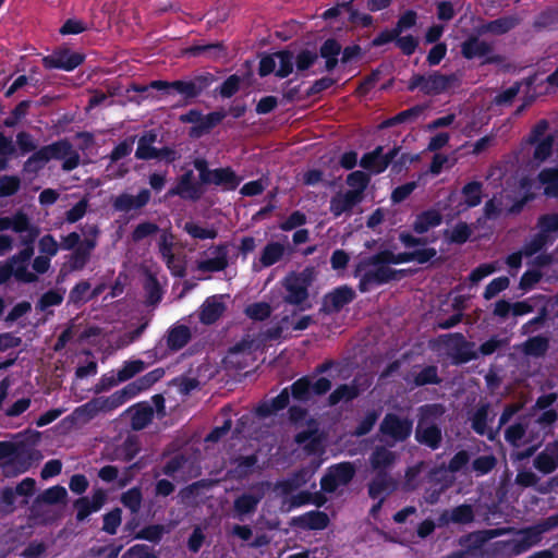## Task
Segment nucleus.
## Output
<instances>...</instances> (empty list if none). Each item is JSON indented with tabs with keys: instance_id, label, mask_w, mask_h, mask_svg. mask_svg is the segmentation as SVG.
<instances>
[{
	"instance_id": "obj_37",
	"label": "nucleus",
	"mask_w": 558,
	"mask_h": 558,
	"mask_svg": "<svg viewBox=\"0 0 558 558\" xmlns=\"http://www.w3.org/2000/svg\"><path fill=\"white\" fill-rule=\"evenodd\" d=\"M307 424V430L299 432L295 440L299 444H306V447L310 450L316 449V442L319 440V437L316 435L317 432V424L314 420H308L306 422Z\"/></svg>"
},
{
	"instance_id": "obj_60",
	"label": "nucleus",
	"mask_w": 558,
	"mask_h": 558,
	"mask_svg": "<svg viewBox=\"0 0 558 558\" xmlns=\"http://www.w3.org/2000/svg\"><path fill=\"white\" fill-rule=\"evenodd\" d=\"M245 312L253 319H264L270 314V307L266 303H256L247 306Z\"/></svg>"
},
{
	"instance_id": "obj_40",
	"label": "nucleus",
	"mask_w": 558,
	"mask_h": 558,
	"mask_svg": "<svg viewBox=\"0 0 558 558\" xmlns=\"http://www.w3.org/2000/svg\"><path fill=\"white\" fill-rule=\"evenodd\" d=\"M184 230L194 239L207 240L214 239L217 232L214 228L202 226L197 222H186Z\"/></svg>"
},
{
	"instance_id": "obj_32",
	"label": "nucleus",
	"mask_w": 558,
	"mask_h": 558,
	"mask_svg": "<svg viewBox=\"0 0 558 558\" xmlns=\"http://www.w3.org/2000/svg\"><path fill=\"white\" fill-rule=\"evenodd\" d=\"M463 204L459 205L457 213H460L469 207H474L481 203L482 189L477 182L468 183L462 190Z\"/></svg>"
},
{
	"instance_id": "obj_31",
	"label": "nucleus",
	"mask_w": 558,
	"mask_h": 558,
	"mask_svg": "<svg viewBox=\"0 0 558 558\" xmlns=\"http://www.w3.org/2000/svg\"><path fill=\"white\" fill-rule=\"evenodd\" d=\"M144 368L145 364L141 360L125 362L123 366L117 372L116 377L112 376L110 378L109 386H114L119 383L125 381L144 371Z\"/></svg>"
},
{
	"instance_id": "obj_17",
	"label": "nucleus",
	"mask_w": 558,
	"mask_h": 558,
	"mask_svg": "<svg viewBox=\"0 0 558 558\" xmlns=\"http://www.w3.org/2000/svg\"><path fill=\"white\" fill-rule=\"evenodd\" d=\"M12 385L13 380L10 377H5L0 381V411L7 416L15 417L24 413L31 407L32 400L29 398H21L7 407L5 399L9 396Z\"/></svg>"
},
{
	"instance_id": "obj_2",
	"label": "nucleus",
	"mask_w": 558,
	"mask_h": 558,
	"mask_svg": "<svg viewBox=\"0 0 558 558\" xmlns=\"http://www.w3.org/2000/svg\"><path fill=\"white\" fill-rule=\"evenodd\" d=\"M160 371H154L135 383L124 387L122 390L114 392L107 399H94L74 411V415L78 420H89L98 412L120 407L129 399L135 397L141 390L148 388L154 381L161 376Z\"/></svg>"
},
{
	"instance_id": "obj_51",
	"label": "nucleus",
	"mask_w": 558,
	"mask_h": 558,
	"mask_svg": "<svg viewBox=\"0 0 558 558\" xmlns=\"http://www.w3.org/2000/svg\"><path fill=\"white\" fill-rule=\"evenodd\" d=\"M68 493L62 486H53L45 490L41 495V499L47 504H57L65 499Z\"/></svg>"
},
{
	"instance_id": "obj_61",
	"label": "nucleus",
	"mask_w": 558,
	"mask_h": 558,
	"mask_svg": "<svg viewBox=\"0 0 558 558\" xmlns=\"http://www.w3.org/2000/svg\"><path fill=\"white\" fill-rule=\"evenodd\" d=\"M416 187L415 182H409L403 185L396 187L391 194L393 203H400L404 201Z\"/></svg>"
},
{
	"instance_id": "obj_22",
	"label": "nucleus",
	"mask_w": 558,
	"mask_h": 558,
	"mask_svg": "<svg viewBox=\"0 0 558 558\" xmlns=\"http://www.w3.org/2000/svg\"><path fill=\"white\" fill-rule=\"evenodd\" d=\"M174 238L171 233L163 231L159 240V251L162 258L167 263L168 268L174 276H183L184 268L179 258L172 254V245Z\"/></svg>"
},
{
	"instance_id": "obj_7",
	"label": "nucleus",
	"mask_w": 558,
	"mask_h": 558,
	"mask_svg": "<svg viewBox=\"0 0 558 558\" xmlns=\"http://www.w3.org/2000/svg\"><path fill=\"white\" fill-rule=\"evenodd\" d=\"M194 167L198 171V177L204 185L215 184L223 187L225 190H233L240 183V179L230 168L209 170L207 168V162L203 159H196Z\"/></svg>"
},
{
	"instance_id": "obj_12",
	"label": "nucleus",
	"mask_w": 558,
	"mask_h": 558,
	"mask_svg": "<svg viewBox=\"0 0 558 558\" xmlns=\"http://www.w3.org/2000/svg\"><path fill=\"white\" fill-rule=\"evenodd\" d=\"M412 432V422L395 414H388L380 425V434L385 440L393 442L407 439Z\"/></svg>"
},
{
	"instance_id": "obj_59",
	"label": "nucleus",
	"mask_w": 558,
	"mask_h": 558,
	"mask_svg": "<svg viewBox=\"0 0 558 558\" xmlns=\"http://www.w3.org/2000/svg\"><path fill=\"white\" fill-rule=\"evenodd\" d=\"M525 427L519 423L510 426L506 430V439L513 446H519L524 436Z\"/></svg>"
},
{
	"instance_id": "obj_57",
	"label": "nucleus",
	"mask_w": 558,
	"mask_h": 558,
	"mask_svg": "<svg viewBox=\"0 0 558 558\" xmlns=\"http://www.w3.org/2000/svg\"><path fill=\"white\" fill-rule=\"evenodd\" d=\"M15 493L11 488L0 490V512L10 513L14 509Z\"/></svg>"
},
{
	"instance_id": "obj_13",
	"label": "nucleus",
	"mask_w": 558,
	"mask_h": 558,
	"mask_svg": "<svg viewBox=\"0 0 558 558\" xmlns=\"http://www.w3.org/2000/svg\"><path fill=\"white\" fill-rule=\"evenodd\" d=\"M330 387V380L325 377H319L315 381H311L308 378H301L291 386V390L295 400L306 401L313 395L325 393Z\"/></svg>"
},
{
	"instance_id": "obj_21",
	"label": "nucleus",
	"mask_w": 558,
	"mask_h": 558,
	"mask_svg": "<svg viewBox=\"0 0 558 558\" xmlns=\"http://www.w3.org/2000/svg\"><path fill=\"white\" fill-rule=\"evenodd\" d=\"M106 501V494L98 489L93 493L90 497H83L74 502L76 509V519L78 521L85 520L89 514L97 512L101 509Z\"/></svg>"
},
{
	"instance_id": "obj_6",
	"label": "nucleus",
	"mask_w": 558,
	"mask_h": 558,
	"mask_svg": "<svg viewBox=\"0 0 558 558\" xmlns=\"http://www.w3.org/2000/svg\"><path fill=\"white\" fill-rule=\"evenodd\" d=\"M548 123L539 121L532 130L526 140V144L534 145L533 162L539 166L551 154L554 142L557 137L556 133H547Z\"/></svg>"
},
{
	"instance_id": "obj_46",
	"label": "nucleus",
	"mask_w": 558,
	"mask_h": 558,
	"mask_svg": "<svg viewBox=\"0 0 558 558\" xmlns=\"http://www.w3.org/2000/svg\"><path fill=\"white\" fill-rule=\"evenodd\" d=\"M357 393H359V390L355 388V386H348V385L341 386L330 395V398H329L330 403L337 404L341 401H349V400L353 399L354 397H356Z\"/></svg>"
},
{
	"instance_id": "obj_11",
	"label": "nucleus",
	"mask_w": 558,
	"mask_h": 558,
	"mask_svg": "<svg viewBox=\"0 0 558 558\" xmlns=\"http://www.w3.org/2000/svg\"><path fill=\"white\" fill-rule=\"evenodd\" d=\"M441 413L438 405H428L422 409V418L418 422L416 429V439L420 442L426 444L430 448H436L440 440V430L427 423L429 416H436Z\"/></svg>"
},
{
	"instance_id": "obj_18",
	"label": "nucleus",
	"mask_w": 558,
	"mask_h": 558,
	"mask_svg": "<svg viewBox=\"0 0 558 558\" xmlns=\"http://www.w3.org/2000/svg\"><path fill=\"white\" fill-rule=\"evenodd\" d=\"M204 183L196 181L192 171L183 174L174 189L169 191V195H179L185 199H197L204 194Z\"/></svg>"
},
{
	"instance_id": "obj_5",
	"label": "nucleus",
	"mask_w": 558,
	"mask_h": 558,
	"mask_svg": "<svg viewBox=\"0 0 558 558\" xmlns=\"http://www.w3.org/2000/svg\"><path fill=\"white\" fill-rule=\"evenodd\" d=\"M558 525V520L551 518L538 525L519 531L506 543V551L510 555H519L535 546L542 539V534Z\"/></svg>"
},
{
	"instance_id": "obj_45",
	"label": "nucleus",
	"mask_w": 558,
	"mask_h": 558,
	"mask_svg": "<svg viewBox=\"0 0 558 558\" xmlns=\"http://www.w3.org/2000/svg\"><path fill=\"white\" fill-rule=\"evenodd\" d=\"M395 461L392 452L385 448H378L372 456V465L375 470H380L389 466Z\"/></svg>"
},
{
	"instance_id": "obj_9",
	"label": "nucleus",
	"mask_w": 558,
	"mask_h": 558,
	"mask_svg": "<svg viewBox=\"0 0 558 558\" xmlns=\"http://www.w3.org/2000/svg\"><path fill=\"white\" fill-rule=\"evenodd\" d=\"M294 59L290 52L280 51L265 56L259 62V74L266 76L275 73L279 77H286L293 71Z\"/></svg>"
},
{
	"instance_id": "obj_16",
	"label": "nucleus",
	"mask_w": 558,
	"mask_h": 558,
	"mask_svg": "<svg viewBox=\"0 0 558 558\" xmlns=\"http://www.w3.org/2000/svg\"><path fill=\"white\" fill-rule=\"evenodd\" d=\"M46 68L72 71L83 62V56L69 49H62L43 59Z\"/></svg>"
},
{
	"instance_id": "obj_52",
	"label": "nucleus",
	"mask_w": 558,
	"mask_h": 558,
	"mask_svg": "<svg viewBox=\"0 0 558 558\" xmlns=\"http://www.w3.org/2000/svg\"><path fill=\"white\" fill-rule=\"evenodd\" d=\"M472 508L470 506H460L451 511L450 518L446 519V521H452L456 523H466L472 521Z\"/></svg>"
},
{
	"instance_id": "obj_47",
	"label": "nucleus",
	"mask_w": 558,
	"mask_h": 558,
	"mask_svg": "<svg viewBox=\"0 0 558 558\" xmlns=\"http://www.w3.org/2000/svg\"><path fill=\"white\" fill-rule=\"evenodd\" d=\"M509 287V279L507 277H498L489 282L484 291V298L490 300L495 298L499 292L506 290Z\"/></svg>"
},
{
	"instance_id": "obj_39",
	"label": "nucleus",
	"mask_w": 558,
	"mask_h": 558,
	"mask_svg": "<svg viewBox=\"0 0 558 558\" xmlns=\"http://www.w3.org/2000/svg\"><path fill=\"white\" fill-rule=\"evenodd\" d=\"M156 140V134L149 132L141 137L136 149V157L140 159H149L156 157V151L151 147V144Z\"/></svg>"
},
{
	"instance_id": "obj_41",
	"label": "nucleus",
	"mask_w": 558,
	"mask_h": 558,
	"mask_svg": "<svg viewBox=\"0 0 558 558\" xmlns=\"http://www.w3.org/2000/svg\"><path fill=\"white\" fill-rule=\"evenodd\" d=\"M341 50L340 45L332 39L325 41L322 46L320 53L322 57L326 59V66L328 69H332L337 63V57L339 56Z\"/></svg>"
},
{
	"instance_id": "obj_43",
	"label": "nucleus",
	"mask_w": 558,
	"mask_h": 558,
	"mask_svg": "<svg viewBox=\"0 0 558 558\" xmlns=\"http://www.w3.org/2000/svg\"><path fill=\"white\" fill-rule=\"evenodd\" d=\"M225 118V113L222 112H211L207 116H202V123L201 125H195L192 129V133L194 135H201L203 132L208 131L209 129L217 125L221 120Z\"/></svg>"
},
{
	"instance_id": "obj_62",
	"label": "nucleus",
	"mask_w": 558,
	"mask_h": 558,
	"mask_svg": "<svg viewBox=\"0 0 558 558\" xmlns=\"http://www.w3.org/2000/svg\"><path fill=\"white\" fill-rule=\"evenodd\" d=\"M63 300V294L58 291H49L45 293L40 301H39V307L41 310H46L50 306L59 305Z\"/></svg>"
},
{
	"instance_id": "obj_19",
	"label": "nucleus",
	"mask_w": 558,
	"mask_h": 558,
	"mask_svg": "<svg viewBox=\"0 0 558 558\" xmlns=\"http://www.w3.org/2000/svg\"><path fill=\"white\" fill-rule=\"evenodd\" d=\"M13 230L16 233H27L29 244L38 235L37 227L31 226L26 215L17 213L12 217H0V232Z\"/></svg>"
},
{
	"instance_id": "obj_3",
	"label": "nucleus",
	"mask_w": 558,
	"mask_h": 558,
	"mask_svg": "<svg viewBox=\"0 0 558 558\" xmlns=\"http://www.w3.org/2000/svg\"><path fill=\"white\" fill-rule=\"evenodd\" d=\"M408 259L409 257L405 255H393L389 252H383L368 260L361 262L355 270L356 277L360 278L361 291H368L393 279L397 272L389 265L400 264Z\"/></svg>"
},
{
	"instance_id": "obj_36",
	"label": "nucleus",
	"mask_w": 558,
	"mask_h": 558,
	"mask_svg": "<svg viewBox=\"0 0 558 558\" xmlns=\"http://www.w3.org/2000/svg\"><path fill=\"white\" fill-rule=\"evenodd\" d=\"M489 50V46L477 38H470L462 45V54L466 59L483 58Z\"/></svg>"
},
{
	"instance_id": "obj_28",
	"label": "nucleus",
	"mask_w": 558,
	"mask_h": 558,
	"mask_svg": "<svg viewBox=\"0 0 558 558\" xmlns=\"http://www.w3.org/2000/svg\"><path fill=\"white\" fill-rule=\"evenodd\" d=\"M354 295L355 293L351 288L347 286L340 287L326 296L325 305L329 310L338 311L350 303L354 299Z\"/></svg>"
},
{
	"instance_id": "obj_29",
	"label": "nucleus",
	"mask_w": 558,
	"mask_h": 558,
	"mask_svg": "<svg viewBox=\"0 0 558 558\" xmlns=\"http://www.w3.org/2000/svg\"><path fill=\"white\" fill-rule=\"evenodd\" d=\"M283 253L284 246L282 244L277 242L267 244L260 254L258 264H254V268L260 269L276 264L283 256Z\"/></svg>"
},
{
	"instance_id": "obj_25",
	"label": "nucleus",
	"mask_w": 558,
	"mask_h": 558,
	"mask_svg": "<svg viewBox=\"0 0 558 558\" xmlns=\"http://www.w3.org/2000/svg\"><path fill=\"white\" fill-rule=\"evenodd\" d=\"M449 85V78L444 75L420 76L413 80L411 88L420 87L427 94H437L445 90Z\"/></svg>"
},
{
	"instance_id": "obj_63",
	"label": "nucleus",
	"mask_w": 558,
	"mask_h": 558,
	"mask_svg": "<svg viewBox=\"0 0 558 558\" xmlns=\"http://www.w3.org/2000/svg\"><path fill=\"white\" fill-rule=\"evenodd\" d=\"M378 416H379V413L376 412V411L368 412L365 415V417L363 418V421L361 422V424L359 425V427L356 428L355 434L357 436H362V435L367 434L372 429V427L374 426V424L377 421Z\"/></svg>"
},
{
	"instance_id": "obj_14",
	"label": "nucleus",
	"mask_w": 558,
	"mask_h": 558,
	"mask_svg": "<svg viewBox=\"0 0 558 558\" xmlns=\"http://www.w3.org/2000/svg\"><path fill=\"white\" fill-rule=\"evenodd\" d=\"M354 474V469L350 463H340L329 469L328 473L322 480V488L325 492H335L341 486L347 485Z\"/></svg>"
},
{
	"instance_id": "obj_15",
	"label": "nucleus",
	"mask_w": 558,
	"mask_h": 558,
	"mask_svg": "<svg viewBox=\"0 0 558 558\" xmlns=\"http://www.w3.org/2000/svg\"><path fill=\"white\" fill-rule=\"evenodd\" d=\"M33 256V248H26L12 256L8 263L12 269L13 277L22 282H34L37 277L36 274L29 270V262Z\"/></svg>"
},
{
	"instance_id": "obj_44",
	"label": "nucleus",
	"mask_w": 558,
	"mask_h": 558,
	"mask_svg": "<svg viewBox=\"0 0 558 558\" xmlns=\"http://www.w3.org/2000/svg\"><path fill=\"white\" fill-rule=\"evenodd\" d=\"M448 240L452 243H464L471 235V229L466 223H458L446 231Z\"/></svg>"
},
{
	"instance_id": "obj_24",
	"label": "nucleus",
	"mask_w": 558,
	"mask_h": 558,
	"mask_svg": "<svg viewBox=\"0 0 558 558\" xmlns=\"http://www.w3.org/2000/svg\"><path fill=\"white\" fill-rule=\"evenodd\" d=\"M442 221V216L438 208H429L416 215L413 222V230L417 234H423L438 227Z\"/></svg>"
},
{
	"instance_id": "obj_48",
	"label": "nucleus",
	"mask_w": 558,
	"mask_h": 558,
	"mask_svg": "<svg viewBox=\"0 0 558 558\" xmlns=\"http://www.w3.org/2000/svg\"><path fill=\"white\" fill-rule=\"evenodd\" d=\"M39 252L48 257H53L59 251V244L52 235H44L38 243Z\"/></svg>"
},
{
	"instance_id": "obj_33",
	"label": "nucleus",
	"mask_w": 558,
	"mask_h": 558,
	"mask_svg": "<svg viewBox=\"0 0 558 558\" xmlns=\"http://www.w3.org/2000/svg\"><path fill=\"white\" fill-rule=\"evenodd\" d=\"M555 393H547L538 398L536 402V408L539 410H544L543 414L538 417L537 423L543 426H549L553 422H555L557 415L554 410H547L555 401Z\"/></svg>"
},
{
	"instance_id": "obj_30",
	"label": "nucleus",
	"mask_w": 558,
	"mask_h": 558,
	"mask_svg": "<svg viewBox=\"0 0 558 558\" xmlns=\"http://www.w3.org/2000/svg\"><path fill=\"white\" fill-rule=\"evenodd\" d=\"M262 499V494L258 492L244 494L234 501L235 517L242 519L244 515L251 513L256 508Z\"/></svg>"
},
{
	"instance_id": "obj_1",
	"label": "nucleus",
	"mask_w": 558,
	"mask_h": 558,
	"mask_svg": "<svg viewBox=\"0 0 558 558\" xmlns=\"http://www.w3.org/2000/svg\"><path fill=\"white\" fill-rule=\"evenodd\" d=\"M544 186V193L548 196H558V169H544L538 178L534 181L522 180L518 187V191L510 190L509 187L502 189L500 196L494 195L485 205V214L487 217H492L502 208L510 211L518 210L519 207L515 205L504 204L502 198H513L514 201L526 202L530 199L536 191Z\"/></svg>"
},
{
	"instance_id": "obj_4",
	"label": "nucleus",
	"mask_w": 558,
	"mask_h": 558,
	"mask_svg": "<svg viewBox=\"0 0 558 558\" xmlns=\"http://www.w3.org/2000/svg\"><path fill=\"white\" fill-rule=\"evenodd\" d=\"M51 159L62 160L64 170H72L80 161L78 154L66 142H58L35 153L25 163L26 171H37Z\"/></svg>"
},
{
	"instance_id": "obj_50",
	"label": "nucleus",
	"mask_w": 558,
	"mask_h": 558,
	"mask_svg": "<svg viewBox=\"0 0 558 558\" xmlns=\"http://www.w3.org/2000/svg\"><path fill=\"white\" fill-rule=\"evenodd\" d=\"M90 296V286L86 281L77 283L70 293V300L74 303L85 302Z\"/></svg>"
},
{
	"instance_id": "obj_42",
	"label": "nucleus",
	"mask_w": 558,
	"mask_h": 558,
	"mask_svg": "<svg viewBox=\"0 0 558 558\" xmlns=\"http://www.w3.org/2000/svg\"><path fill=\"white\" fill-rule=\"evenodd\" d=\"M227 266V255L223 251H217L216 256L199 263L198 268L203 271H219Z\"/></svg>"
},
{
	"instance_id": "obj_54",
	"label": "nucleus",
	"mask_w": 558,
	"mask_h": 558,
	"mask_svg": "<svg viewBox=\"0 0 558 558\" xmlns=\"http://www.w3.org/2000/svg\"><path fill=\"white\" fill-rule=\"evenodd\" d=\"M121 524V511L114 509L107 513L104 518V530L109 534H114Z\"/></svg>"
},
{
	"instance_id": "obj_26",
	"label": "nucleus",
	"mask_w": 558,
	"mask_h": 558,
	"mask_svg": "<svg viewBox=\"0 0 558 558\" xmlns=\"http://www.w3.org/2000/svg\"><path fill=\"white\" fill-rule=\"evenodd\" d=\"M221 295H215L208 298L201 311V320L205 324H211L216 322L225 311V303Z\"/></svg>"
},
{
	"instance_id": "obj_53",
	"label": "nucleus",
	"mask_w": 558,
	"mask_h": 558,
	"mask_svg": "<svg viewBox=\"0 0 558 558\" xmlns=\"http://www.w3.org/2000/svg\"><path fill=\"white\" fill-rule=\"evenodd\" d=\"M547 349V340L541 337L529 339L524 344V351L531 355H539Z\"/></svg>"
},
{
	"instance_id": "obj_10",
	"label": "nucleus",
	"mask_w": 558,
	"mask_h": 558,
	"mask_svg": "<svg viewBox=\"0 0 558 558\" xmlns=\"http://www.w3.org/2000/svg\"><path fill=\"white\" fill-rule=\"evenodd\" d=\"M312 280V271L291 274L284 280L286 300L291 304H302L307 299V288Z\"/></svg>"
},
{
	"instance_id": "obj_56",
	"label": "nucleus",
	"mask_w": 558,
	"mask_h": 558,
	"mask_svg": "<svg viewBox=\"0 0 558 558\" xmlns=\"http://www.w3.org/2000/svg\"><path fill=\"white\" fill-rule=\"evenodd\" d=\"M20 186V180L16 177L0 178V196L13 195Z\"/></svg>"
},
{
	"instance_id": "obj_35",
	"label": "nucleus",
	"mask_w": 558,
	"mask_h": 558,
	"mask_svg": "<svg viewBox=\"0 0 558 558\" xmlns=\"http://www.w3.org/2000/svg\"><path fill=\"white\" fill-rule=\"evenodd\" d=\"M328 517L324 512L313 511L295 519L302 527L323 530L328 524Z\"/></svg>"
},
{
	"instance_id": "obj_38",
	"label": "nucleus",
	"mask_w": 558,
	"mask_h": 558,
	"mask_svg": "<svg viewBox=\"0 0 558 558\" xmlns=\"http://www.w3.org/2000/svg\"><path fill=\"white\" fill-rule=\"evenodd\" d=\"M190 339V330L185 326L172 328L168 335V345L173 350H179L186 344Z\"/></svg>"
},
{
	"instance_id": "obj_27",
	"label": "nucleus",
	"mask_w": 558,
	"mask_h": 558,
	"mask_svg": "<svg viewBox=\"0 0 558 558\" xmlns=\"http://www.w3.org/2000/svg\"><path fill=\"white\" fill-rule=\"evenodd\" d=\"M361 198L359 197V191H348L342 194L336 195L330 203V210L335 216L350 210Z\"/></svg>"
},
{
	"instance_id": "obj_34",
	"label": "nucleus",
	"mask_w": 558,
	"mask_h": 558,
	"mask_svg": "<svg viewBox=\"0 0 558 558\" xmlns=\"http://www.w3.org/2000/svg\"><path fill=\"white\" fill-rule=\"evenodd\" d=\"M131 424L134 429L144 428L153 417V410L149 405L138 404L129 410Z\"/></svg>"
},
{
	"instance_id": "obj_8",
	"label": "nucleus",
	"mask_w": 558,
	"mask_h": 558,
	"mask_svg": "<svg viewBox=\"0 0 558 558\" xmlns=\"http://www.w3.org/2000/svg\"><path fill=\"white\" fill-rule=\"evenodd\" d=\"M538 234L525 245L523 253L533 255L558 236V215L544 216L538 222Z\"/></svg>"
},
{
	"instance_id": "obj_64",
	"label": "nucleus",
	"mask_w": 558,
	"mask_h": 558,
	"mask_svg": "<svg viewBox=\"0 0 558 558\" xmlns=\"http://www.w3.org/2000/svg\"><path fill=\"white\" fill-rule=\"evenodd\" d=\"M123 558H156L150 549L145 545H135L131 547Z\"/></svg>"
},
{
	"instance_id": "obj_23",
	"label": "nucleus",
	"mask_w": 558,
	"mask_h": 558,
	"mask_svg": "<svg viewBox=\"0 0 558 558\" xmlns=\"http://www.w3.org/2000/svg\"><path fill=\"white\" fill-rule=\"evenodd\" d=\"M534 465L544 474L551 473L558 468V439L535 458Z\"/></svg>"
},
{
	"instance_id": "obj_20",
	"label": "nucleus",
	"mask_w": 558,
	"mask_h": 558,
	"mask_svg": "<svg viewBox=\"0 0 558 558\" xmlns=\"http://www.w3.org/2000/svg\"><path fill=\"white\" fill-rule=\"evenodd\" d=\"M393 149L389 154H383V148L377 147L374 151L365 154L361 159V166L372 174L383 172L396 156Z\"/></svg>"
},
{
	"instance_id": "obj_49",
	"label": "nucleus",
	"mask_w": 558,
	"mask_h": 558,
	"mask_svg": "<svg viewBox=\"0 0 558 558\" xmlns=\"http://www.w3.org/2000/svg\"><path fill=\"white\" fill-rule=\"evenodd\" d=\"M347 182L353 187L352 191H359V197L361 198V194L368 183V175L363 171H354L349 174Z\"/></svg>"
},
{
	"instance_id": "obj_55",
	"label": "nucleus",
	"mask_w": 558,
	"mask_h": 558,
	"mask_svg": "<svg viewBox=\"0 0 558 558\" xmlns=\"http://www.w3.org/2000/svg\"><path fill=\"white\" fill-rule=\"evenodd\" d=\"M497 269H498V266H497L496 263H488V264L480 265L477 268H475L470 274V280L472 282H474V283H477L478 281L484 279L485 277H487V276L492 275L493 272H495Z\"/></svg>"
},
{
	"instance_id": "obj_58",
	"label": "nucleus",
	"mask_w": 558,
	"mask_h": 558,
	"mask_svg": "<svg viewBox=\"0 0 558 558\" xmlns=\"http://www.w3.org/2000/svg\"><path fill=\"white\" fill-rule=\"evenodd\" d=\"M142 501V494L140 489L132 488L123 494L122 502L125 507L130 508L132 511H136Z\"/></svg>"
}]
</instances>
